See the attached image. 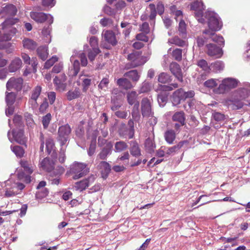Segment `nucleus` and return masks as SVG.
I'll use <instances>...</instances> for the list:
<instances>
[{"label": "nucleus", "mask_w": 250, "mask_h": 250, "mask_svg": "<svg viewBox=\"0 0 250 250\" xmlns=\"http://www.w3.org/2000/svg\"><path fill=\"white\" fill-rule=\"evenodd\" d=\"M220 81L216 79H210L205 82L204 85L205 87L212 89L216 87Z\"/></svg>", "instance_id": "32"}, {"label": "nucleus", "mask_w": 250, "mask_h": 250, "mask_svg": "<svg viewBox=\"0 0 250 250\" xmlns=\"http://www.w3.org/2000/svg\"><path fill=\"white\" fill-rule=\"evenodd\" d=\"M142 113L143 116H149L151 113L150 101L147 98H144L141 102Z\"/></svg>", "instance_id": "17"}, {"label": "nucleus", "mask_w": 250, "mask_h": 250, "mask_svg": "<svg viewBox=\"0 0 250 250\" xmlns=\"http://www.w3.org/2000/svg\"><path fill=\"white\" fill-rule=\"evenodd\" d=\"M203 23L207 22L209 29L208 30L218 31L222 26V23L218 15L212 11H207L204 17Z\"/></svg>", "instance_id": "2"}, {"label": "nucleus", "mask_w": 250, "mask_h": 250, "mask_svg": "<svg viewBox=\"0 0 250 250\" xmlns=\"http://www.w3.org/2000/svg\"><path fill=\"white\" fill-rule=\"evenodd\" d=\"M165 137L168 144H172L175 138V133L173 130H168L165 133Z\"/></svg>", "instance_id": "37"}, {"label": "nucleus", "mask_w": 250, "mask_h": 250, "mask_svg": "<svg viewBox=\"0 0 250 250\" xmlns=\"http://www.w3.org/2000/svg\"><path fill=\"white\" fill-rule=\"evenodd\" d=\"M250 94V83H246L243 87L235 90L233 93L236 101H240L247 98Z\"/></svg>", "instance_id": "10"}, {"label": "nucleus", "mask_w": 250, "mask_h": 250, "mask_svg": "<svg viewBox=\"0 0 250 250\" xmlns=\"http://www.w3.org/2000/svg\"><path fill=\"white\" fill-rule=\"evenodd\" d=\"M58 60V58L56 56H53L51 58L47 60L44 65V67L48 69L51 67Z\"/></svg>", "instance_id": "50"}, {"label": "nucleus", "mask_w": 250, "mask_h": 250, "mask_svg": "<svg viewBox=\"0 0 250 250\" xmlns=\"http://www.w3.org/2000/svg\"><path fill=\"white\" fill-rule=\"evenodd\" d=\"M216 31L205 30L203 33L208 36L212 41L218 43L219 45L223 44L224 40L222 36L217 35L215 33Z\"/></svg>", "instance_id": "19"}, {"label": "nucleus", "mask_w": 250, "mask_h": 250, "mask_svg": "<svg viewBox=\"0 0 250 250\" xmlns=\"http://www.w3.org/2000/svg\"><path fill=\"white\" fill-rule=\"evenodd\" d=\"M50 30L49 27L44 28L42 30V33L44 37V41L46 42H51V37L50 35Z\"/></svg>", "instance_id": "52"}, {"label": "nucleus", "mask_w": 250, "mask_h": 250, "mask_svg": "<svg viewBox=\"0 0 250 250\" xmlns=\"http://www.w3.org/2000/svg\"><path fill=\"white\" fill-rule=\"evenodd\" d=\"M70 172L74 174L73 179H78L89 172V169L83 163H75L70 169Z\"/></svg>", "instance_id": "6"}, {"label": "nucleus", "mask_w": 250, "mask_h": 250, "mask_svg": "<svg viewBox=\"0 0 250 250\" xmlns=\"http://www.w3.org/2000/svg\"><path fill=\"white\" fill-rule=\"evenodd\" d=\"M17 12V9L16 6L11 4H7L0 10V13L3 16L13 17Z\"/></svg>", "instance_id": "16"}, {"label": "nucleus", "mask_w": 250, "mask_h": 250, "mask_svg": "<svg viewBox=\"0 0 250 250\" xmlns=\"http://www.w3.org/2000/svg\"><path fill=\"white\" fill-rule=\"evenodd\" d=\"M111 149L110 147H104L100 153V154L98 155V157L101 159H105L107 156L111 153Z\"/></svg>", "instance_id": "47"}, {"label": "nucleus", "mask_w": 250, "mask_h": 250, "mask_svg": "<svg viewBox=\"0 0 250 250\" xmlns=\"http://www.w3.org/2000/svg\"><path fill=\"white\" fill-rule=\"evenodd\" d=\"M173 58L177 61H180L182 59V49L176 48L172 51Z\"/></svg>", "instance_id": "46"}, {"label": "nucleus", "mask_w": 250, "mask_h": 250, "mask_svg": "<svg viewBox=\"0 0 250 250\" xmlns=\"http://www.w3.org/2000/svg\"><path fill=\"white\" fill-rule=\"evenodd\" d=\"M158 80L161 83H167L170 81V76L167 74L162 72L158 76Z\"/></svg>", "instance_id": "43"}, {"label": "nucleus", "mask_w": 250, "mask_h": 250, "mask_svg": "<svg viewBox=\"0 0 250 250\" xmlns=\"http://www.w3.org/2000/svg\"><path fill=\"white\" fill-rule=\"evenodd\" d=\"M194 95L193 91L190 90L185 92L182 88L176 90L172 95V103L173 105L179 104L182 100H185L187 98H192Z\"/></svg>", "instance_id": "4"}, {"label": "nucleus", "mask_w": 250, "mask_h": 250, "mask_svg": "<svg viewBox=\"0 0 250 250\" xmlns=\"http://www.w3.org/2000/svg\"><path fill=\"white\" fill-rule=\"evenodd\" d=\"M80 80L83 82V91H86L91 84V79L86 78L85 76H81Z\"/></svg>", "instance_id": "42"}, {"label": "nucleus", "mask_w": 250, "mask_h": 250, "mask_svg": "<svg viewBox=\"0 0 250 250\" xmlns=\"http://www.w3.org/2000/svg\"><path fill=\"white\" fill-rule=\"evenodd\" d=\"M145 146L150 151L153 150L155 146L153 143V140L151 138L147 139L145 142Z\"/></svg>", "instance_id": "53"}, {"label": "nucleus", "mask_w": 250, "mask_h": 250, "mask_svg": "<svg viewBox=\"0 0 250 250\" xmlns=\"http://www.w3.org/2000/svg\"><path fill=\"white\" fill-rule=\"evenodd\" d=\"M100 50L98 48H94L88 52V57L90 61H93L95 57L99 53Z\"/></svg>", "instance_id": "49"}, {"label": "nucleus", "mask_w": 250, "mask_h": 250, "mask_svg": "<svg viewBox=\"0 0 250 250\" xmlns=\"http://www.w3.org/2000/svg\"><path fill=\"white\" fill-rule=\"evenodd\" d=\"M167 100V98L166 96H163L162 94H159L158 96V102L160 106H164Z\"/></svg>", "instance_id": "58"}, {"label": "nucleus", "mask_w": 250, "mask_h": 250, "mask_svg": "<svg viewBox=\"0 0 250 250\" xmlns=\"http://www.w3.org/2000/svg\"><path fill=\"white\" fill-rule=\"evenodd\" d=\"M184 143L181 142H180L178 145L174 146L172 147H165V151L166 152V155L167 156L174 155L176 152L179 150V149L182 147L183 146Z\"/></svg>", "instance_id": "27"}, {"label": "nucleus", "mask_w": 250, "mask_h": 250, "mask_svg": "<svg viewBox=\"0 0 250 250\" xmlns=\"http://www.w3.org/2000/svg\"><path fill=\"white\" fill-rule=\"evenodd\" d=\"M151 89V84L147 82H144L141 88V92H146Z\"/></svg>", "instance_id": "60"}, {"label": "nucleus", "mask_w": 250, "mask_h": 250, "mask_svg": "<svg viewBox=\"0 0 250 250\" xmlns=\"http://www.w3.org/2000/svg\"><path fill=\"white\" fill-rule=\"evenodd\" d=\"M20 164L26 173H18V177L20 180H22L26 183H29L30 182V177L29 175L32 173L33 167L25 161H21Z\"/></svg>", "instance_id": "7"}, {"label": "nucleus", "mask_w": 250, "mask_h": 250, "mask_svg": "<svg viewBox=\"0 0 250 250\" xmlns=\"http://www.w3.org/2000/svg\"><path fill=\"white\" fill-rule=\"evenodd\" d=\"M127 59L130 62L126 64L125 68L127 69L142 65L147 61L146 57L141 56L137 52L129 54Z\"/></svg>", "instance_id": "5"}, {"label": "nucleus", "mask_w": 250, "mask_h": 250, "mask_svg": "<svg viewBox=\"0 0 250 250\" xmlns=\"http://www.w3.org/2000/svg\"><path fill=\"white\" fill-rule=\"evenodd\" d=\"M179 31L182 36H184L186 34V25L183 20L180 21L179 23Z\"/></svg>", "instance_id": "55"}, {"label": "nucleus", "mask_w": 250, "mask_h": 250, "mask_svg": "<svg viewBox=\"0 0 250 250\" xmlns=\"http://www.w3.org/2000/svg\"><path fill=\"white\" fill-rule=\"evenodd\" d=\"M12 151L17 157H21L24 153V150L20 146H15L11 147Z\"/></svg>", "instance_id": "45"}, {"label": "nucleus", "mask_w": 250, "mask_h": 250, "mask_svg": "<svg viewBox=\"0 0 250 250\" xmlns=\"http://www.w3.org/2000/svg\"><path fill=\"white\" fill-rule=\"evenodd\" d=\"M7 135L11 142L16 141L20 144H23L25 143V138L23 135V131L21 129H19L18 132L14 130L11 134L10 131H8Z\"/></svg>", "instance_id": "12"}, {"label": "nucleus", "mask_w": 250, "mask_h": 250, "mask_svg": "<svg viewBox=\"0 0 250 250\" xmlns=\"http://www.w3.org/2000/svg\"><path fill=\"white\" fill-rule=\"evenodd\" d=\"M124 76L128 77L133 82L136 83L140 79V74L136 70H132L125 73Z\"/></svg>", "instance_id": "26"}, {"label": "nucleus", "mask_w": 250, "mask_h": 250, "mask_svg": "<svg viewBox=\"0 0 250 250\" xmlns=\"http://www.w3.org/2000/svg\"><path fill=\"white\" fill-rule=\"evenodd\" d=\"M131 154L135 156L140 155L141 152L139 146L137 144H134L131 148Z\"/></svg>", "instance_id": "56"}, {"label": "nucleus", "mask_w": 250, "mask_h": 250, "mask_svg": "<svg viewBox=\"0 0 250 250\" xmlns=\"http://www.w3.org/2000/svg\"><path fill=\"white\" fill-rule=\"evenodd\" d=\"M133 106L132 115L133 117L136 118L139 115V103L138 102H136Z\"/></svg>", "instance_id": "59"}, {"label": "nucleus", "mask_w": 250, "mask_h": 250, "mask_svg": "<svg viewBox=\"0 0 250 250\" xmlns=\"http://www.w3.org/2000/svg\"><path fill=\"white\" fill-rule=\"evenodd\" d=\"M99 167L101 169L103 174H105L106 175L110 172L111 169L109 164L104 161L100 163Z\"/></svg>", "instance_id": "36"}, {"label": "nucleus", "mask_w": 250, "mask_h": 250, "mask_svg": "<svg viewBox=\"0 0 250 250\" xmlns=\"http://www.w3.org/2000/svg\"><path fill=\"white\" fill-rule=\"evenodd\" d=\"M54 144L53 139L48 138L46 141V149L48 154L53 149Z\"/></svg>", "instance_id": "51"}, {"label": "nucleus", "mask_w": 250, "mask_h": 250, "mask_svg": "<svg viewBox=\"0 0 250 250\" xmlns=\"http://www.w3.org/2000/svg\"><path fill=\"white\" fill-rule=\"evenodd\" d=\"M237 84V80L231 78H225L222 80L219 86L214 90V92L216 94H224L230 89L235 87Z\"/></svg>", "instance_id": "3"}, {"label": "nucleus", "mask_w": 250, "mask_h": 250, "mask_svg": "<svg viewBox=\"0 0 250 250\" xmlns=\"http://www.w3.org/2000/svg\"><path fill=\"white\" fill-rule=\"evenodd\" d=\"M89 43L92 49L94 48H98V40L95 37L90 38Z\"/></svg>", "instance_id": "64"}, {"label": "nucleus", "mask_w": 250, "mask_h": 250, "mask_svg": "<svg viewBox=\"0 0 250 250\" xmlns=\"http://www.w3.org/2000/svg\"><path fill=\"white\" fill-rule=\"evenodd\" d=\"M30 15L31 19L38 23H42L46 21L48 24H51L53 22V18L50 14L42 12H31Z\"/></svg>", "instance_id": "8"}, {"label": "nucleus", "mask_w": 250, "mask_h": 250, "mask_svg": "<svg viewBox=\"0 0 250 250\" xmlns=\"http://www.w3.org/2000/svg\"><path fill=\"white\" fill-rule=\"evenodd\" d=\"M178 84L177 83H173L170 85H160V90L165 91H171L173 90V88H176L178 87Z\"/></svg>", "instance_id": "57"}, {"label": "nucleus", "mask_w": 250, "mask_h": 250, "mask_svg": "<svg viewBox=\"0 0 250 250\" xmlns=\"http://www.w3.org/2000/svg\"><path fill=\"white\" fill-rule=\"evenodd\" d=\"M168 43L169 44H175L179 46H184L186 45V42L180 39L178 37L169 39Z\"/></svg>", "instance_id": "31"}, {"label": "nucleus", "mask_w": 250, "mask_h": 250, "mask_svg": "<svg viewBox=\"0 0 250 250\" xmlns=\"http://www.w3.org/2000/svg\"><path fill=\"white\" fill-rule=\"evenodd\" d=\"M71 131V128L68 125H65L59 127L58 129V140L62 146L64 145L68 140Z\"/></svg>", "instance_id": "9"}, {"label": "nucleus", "mask_w": 250, "mask_h": 250, "mask_svg": "<svg viewBox=\"0 0 250 250\" xmlns=\"http://www.w3.org/2000/svg\"><path fill=\"white\" fill-rule=\"evenodd\" d=\"M37 51L39 57L42 60H45L47 58L48 53L47 52V49L45 46H40L38 47Z\"/></svg>", "instance_id": "30"}, {"label": "nucleus", "mask_w": 250, "mask_h": 250, "mask_svg": "<svg viewBox=\"0 0 250 250\" xmlns=\"http://www.w3.org/2000/svg\"><path fill=\"white\" fill-rule=\"evenodd\" d=\"M127 147L126 144L123 141L116 142L115 145V150L116 152H121L125 150Z\"/></svg>", "instance_id": "40"}, {"label": "nucleus", "mask_w": 250, "mask_h": 250, "mask_svg": "<svg viewBox=\"0 0 250 250\" xmlns=\"http://www.w3.org/2000/svg\"><path fill=\"white\" fill-rule=\"evenodd\" d=\"M212 116L215 120L217 121H221L224 120L225 116L223 114L219 112L213 113Z\"/></svg>", "instance_id": "63"}, {"label": "nucleus", "mask_w": 250, "mask_h": 250, "mask_svg": "<svg viewBox=\"0 0 250 250\" xmlns=\"http://www.w3.org/2000/svg\"><path fill=\"white\" fill-rule=\"evenodd\" d=\"M172 121L177 122L175 125V128L178 129L179 127L185 125V113L183 111H179L175 113L172 116Z\"/></svg>", "instance_id": "15"}, {"label": "nucleus", "mask_w": 250, "mask_h": 250, "mask_svg": "<svg viewBox=\"0 0 250 250\" xmlns=\"http://www.w3.org/2000/svg\"><path fill=\"white\" fill-rule=\"evenodd\" d=\"M100 24L103 27H111L113 26L112 20L109 18H103L100 20Z\"/></svg>", "instance_id": "48"}, {"label": "nucleus", "mask_w": 250, "mask_h": 250, "mask_svg": "<svg viewBox=\"0 0 250 250\" xmlns=\"http://www.w3.org/2000/svg\"><path fill=\"white\" fill-rule=\"evenodd\" d=\"M88 186V181L87 179L83 180L80 182H77L74 186L77 190L82 191Z\"/></svg>", "instance_id": "33"}, {"label": "nucleus", "mask_w": 250, "mask_h": 250, "mask_svg": "<svg viewBox=\"0 0 250 250\" xmlns=\"http://www.w3.org/2000/svg\"><path fill=\"white\" fill-rule=\"evenodd\" d=\"M18 194V190L13 188V185L9 188L7 187L5 188V196L6 197H13Z\"/></svg>", "instance_id": "39"}, {"label": "nucleus", "mask_w": 250, "mask_h": 250, "mask_svg": "<svg viewBox=\"0 0 250 250\" xmlns=\"http://www.w3.org/2000/svg\"><path fill=\"white\" fill-rule=\"evenodd\" d=\"M71 62H73V68L69 71V75L72 76H75L78 73L80 70V63L78 60H74V57L72 56L70 58Z\"/></svg>", "instance_id": "25"}, {"label": "nucleus", "mask_w": 250, "mask_h": 250, "mask_svg": "<svg viewBox=\"0 0 250 250\" xmlns=\"http://www.w3.org/2000/svg\"><path fill=\"white\" fill-rule=\"evenodd\" d=\"M81 94V91L79 88H76L74 90H69L67 93V98L68 100L78 98Z\"/></svg>", "instance_id": "29"}, {"label": "nucleus", "mask_w": 250, "mask_h": 250, "mask_svg": "<svg viewBox=\"0 0 250 250\" xmlns=\"http://www.w3.org/2000/svg\"><path fill=\"white\" fill-rule=\"evenodd\" d=\"M197 65L206 72H209L211 70L210 66H208L207 61L202 59L198 61Z\"/></svg>", "instance_id": "38"}, {"label": "nucleus", "mask_w": 250, "mask_h": 250, "mask_svg": "<svg viewBox=\"0 0 250 250\" xmlns=\"http://www.w3.org/2000/svg\"><path fill=\"white\" fill-rule=\"evenodd\" d=\"M66 76L63 75L61 79L56 77L54 79V83L56 89L60 91H63L65 90L66 84L65 83Z\"/></svg>", "instance_id": "20"}, {"label": "nucleus", "mask_w": 250, "mask_h": 250, "mask_svg": "<svg viewBox=\"0 0 250 250\" xmlns=\"http://www.w3.org/2000/svg\"><path fill=\"white\" fill-rule=\"evenodd\" d=\"M104 40L112 45H115L117 42L114 34L111 31H104L103 33Z\"/></svg>", "instance_id": "22"}, {"label": "nucleus", "mask_w": 250, "mask_h": 250, "mask_svg": "<svg viewBox=\"0 0 250 250\" xmlns=\"http://www.w3.org/2000/svg\"><path fill=\"white\" fill-rule=\"evenodd\" d=\"M48 107V104L46 99L43 101L42 104L40 105L39 110L41 112L43 113L45 111L46 109Z\"/></svg>", "instance_id": "62"}, {"label": "nucleus", "mask_w": 250, "mask_h": 250, "mask_svg": "<svg viewBox=\"0 0 250 250\" xmlns=\"http://www.w3.org/2000/svg\"><path fill=\"white\" fill-rule=\"evenodd\" d=\"M117 84L122 88L125 89H130L133 87L131 83L126 78H123L118 79Z\"/></svg>", "instance_id": "24"}, {"label": "nucleus", "mask_w": 250, "mask_h": 250, "mask_svg": "<svg viewBox=\"0 0 250 250\" xmlns=\"http://www.w3.org/2000/svg\"><path fill=\"white\" fill-rule=\"evenodd\" d=\"M23 84V80L21 78H11L7 82L6 87L7 90H11L15 89L16 90H20Z\"/></svg>", "instance_id": "13"}, {"label": "nucleus", "mask_w": 250, "mask_h": 250, "mask_svg": "<svg viewBox=\"0 0 250 250\" xmlns=\"http://www.w3.org/2000/svg\"><path fill=\"white\" fill-rule=\"evenodd\" d=\"M18 20L16 18H7L0 27V49H7L10 43L6 42L11 39L16 33V29L12 26L16 23Z\"/></svg>", "instance_id": "1"}, {"label": "nucleus", "mask_w": 250, "mask_h": 250, "mask_svg": "<svg viewBox=\"0 0 250 250\" xmlns=\"http://www.w3.org/2000/svg\"><path fill=\"white\" fill-rule=\"evenodd\" d=\"M224 67V64L223 62L221 61H216L213 63H212L210 65L211 70L214 72H217L221 71L223 69Z\"/></svg>", "instance_id": "35"}, {"label": "nucleus", "mask_w": 250, "mask_h": 250, "mask_svg": "<svg viewBox=\"0 0 250 250\" xmlns=\"http://www.w3.org/2000/svg\"><path fill=\"white\" fill-rule=\"evenodd\" d=\"M170 70L171 73L180 82L183 81V75L180 65L175 62H172L170 65Z\"/></svg>", "instance_id": "18"}, {"label": "nucleus", "mask_w": 250, "mask_h": 250, "mask_svg": "<svg viewBox=\"0 0 250 250\" xmlns=\"http://www.w3.org/2000/svg\"><path fill=\"white\" fill-rule=\"evenodd\" d=\"M149 8L150 10V14L149 15V19L150 20H151L153 22V23L154 22L153 21L155 18V17L156 16V8L155 6L153 4H150L149 5Z\"/></svg>", "instance_id": "54"}, {"label": "nucleus", "mask_w": 250, "mask_h": 250, "mask_svg": "<svg viewBox=\"0 0 250 250\" xmlns=\"http://www.w3.org/2000/svg\"><path fill=\"white\" fill-rule=\"evenodd\" d=\"M40 167L46 171L51 172L54 169V163L45 158L41 163Z\"/></svg>", "instance_id": "23"}, {"label": "nucleus", "mask_w": 250, "mask_h": 250, "mask_svg": "<svg viewBox=\"0 0 250 250\" xmlns=\"http://www.w3.org/2000/svg\"><path fill=\"white\" fill-rule=\"evenodd\" d=\"M51 119L52 116L51 114L49 113L42 117V124L44 128L46 129L48 127Z\"/></svg>", "instance_id": "44"}, {"label": "nucleus", "mask_w": 250, "mask_h": 250, "mask_svg": "<svg viewBox=\"0 0 250 250\" xmlns=\"http://www.w3.org/2000/svg\"><path fill=\"white\" fill-rule=\"evenodd\" d=\"M41 86L37 85L31 91L28 103L33 109H36L38 107L37 100L41 94Z\"/></svg>", "instance_id": "11"}, {"label": "nucleus", "mask_w": 250, "mask_h": 250, "mask_svg": "<svg viewBox=\"0 0 250 250\" xmlns=\"http://www.w3.org/2000/svg\"><path fill=\"white\" fill-rule=\"evenodd\" d=\"M138 95L136 92L132 91L130 92H128L127 94V99L128 104L130 105H132L136 102L137 101Z\"/></svg>", "instance_id": "34"}, {"label": "nucleus", "mask_w": 250, "mask_h": 250, "mask_svg": "<svg viewBox=\"0 0 250 250\" xmlns=\"http://www.w3.org/2000/svg\"><path fill=\"white\" fill-rule=\"evenodd\" d=\"M16 100V94L14 92H9L6 95L7 105H13Z\"/></svg>", "instance_id": "41"}, {"label": "nucleus", "mask_w": 250, "mask_h": 250, "mask_svg": "<svg viewBox=\"0 0 250 250\" xmlns=\"http://www.w3.org/2000/svg\"><path fill=\"white\" fill-rule=\"evenodd\" d=\"M207 54L211 57L220 58L222 55L221 49L215 44L208 43L206 46Z\"/></svg>", "instance_id": "14"}, {"label": "nucleus", "mask_w": 250, "mask_h": 250, "mask_svg": "<svg viewBox=\"0 0 250 250\" xmlns=\"http://www.w3.org/2000/svg\"><path fill=\"white\" fill-rule=\"evenodd\" d=\"M25 117L26 118L27 125L30 127H32V126L34 125V121L32 118V115L30 114L27 113L25 115Z\"/></svg>", "instance_id": "61"}, {"label": "nucleus", "mask_w": 250, "mask_h": 250, "mask_svg": "<svg viewBox=\"0 0 250 250\" xmlns=\"http://www.w3.org/2000/svg\"><path fill=\"white\" fill-rule=\"evenodd\" d=\"M22 44L23 47L28 50H33L37 46L36 42L28 38L24 39L22 41Z\"/></svg>", "instance_id": "28"}, {"label": "nucleus", "mask_w": 250, "mask_h": 250, "mask_svg": "<svg viewBox=\"0 0 250 250\" xmlns=\"http://www.w3.org/2000/svg\"><path fill=\"white\" fill-rule=\"evenodd\" d=\"M22 64L21 60L19 58H15L9 64L8 70L10 72H15L21 68Z\"/></svg>", "instance_id": "21"}]
</instances>
